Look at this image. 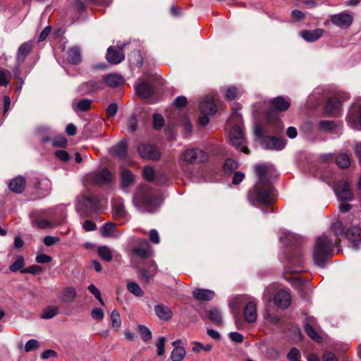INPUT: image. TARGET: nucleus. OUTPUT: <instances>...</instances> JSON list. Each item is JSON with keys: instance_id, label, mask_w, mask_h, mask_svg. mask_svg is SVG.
<instances>
[{"instance_id": "nucleus-1", "label": "nucleus", "mask_w": 361, "mask_h": 361, "mask_svg": "<svg viewBox=\"0 0 361 361\" xmlns=\"http://www.w3.org/2000/svg\"><path fill=\"white\" fill-rule=\"evenodd\" d=\"M257 176V183L247 192V199L251 204L269 205L274 200L271 180L276 177V170L272 164H258L255 166Z\"/></svg>"}, {"instance_id": "nucleus-2", "label": "nucleus", "mask_w": 361, "mask_h": 361, "mask_svg": "<svg viewBox=\"0 0 361 361\" xmlns=\"http://www.w3.org/2000/svg\"><path fill=\"white\" fill-rule=\"evenodd\" d=\"M343 233L340 223H336L331 228L329 233H324L317 238L313 247L312 255L314 263L319 267H324L328 258L334 252V245L337 243L338 238L334 239L339 233Z\"/></svg>"}, {"instance_id": "nucleus-3", "label": "nucleus", "mask_w": 361, "mask_h": 361, "mask_svg": "<svg viewBox=\"0 0 361 361\" xmlns=\"http://www.w3.org/2000/svg\"><path fill=\"white\" fill-rule=\"evenodd\" d=\"M59 212H60V216L61 219L64 218V214H63V207H59L56 209H49L48 210H41V211H36L33 212L30 214V218L32 220V225L33 226H35L39 228H50L53 226L54 225L60 224L61 222H55V221H50L47 219H43V216L46 214H49L50 216H55L56 213Z\"/></svg>"}, {"instance_id": "nucleus-4", "label": "nucleus", "mask_w": 361, "mask_h": 361, "mask_svg": "<svg viewBox=\"0 0 361 361\" xmlns=\"http://www.w3.org/2000/svg\"><path fill=\"white\" fill-rule=\"evenodd\" d=\"M254 133L256 137L262 140L261 145L265 149L281 150L286 145L283 139L273 136H264L263 130L258 125L255 126Z\"/></svg>"}, {"instance_id": "nucleus-5", "label": "nucleus", "mask_w": 361, "mask_h": 361, "mask_svg": "<svg viewBox=\"0 0 361 361\" xmlns=\"http://www.w3.org/2000/svg\"><path fill=\"white\" fill-rule=\"evenodd\" d=\"M133 202L141 212L153 213L160 206L159 199L149 195H145L142 199L140 200V195L137 193L133 196Z\"/></svg>"}, {"instance_id": "nucleus-6", "label": "nucleus", "mask_w": 361, "mask_h": 361, "mask_svg": "<svg viewBox=\"0 0 361 361\" xmlns=\"http://www.w3.org/2000/svg\"><path fill=\"white\" fill-rule=\"evenodd\" d=\"M208 154L199 148H189L180 155V159L188 164H200L207 161Z\"/></svg>"}, {"instance_id": "nucleus-7", "label": "nucleus", "mask_w": 361, "mask_h": 361, "mask_svg": "<svg viewBox=\"0 0 361 361\" xmlns=\"http://www.w3.org/2000/svg\"><path fill=\"white\" fill-rule=\"evenodd\" d=\"M346 121L351 128L361 130V98L357 99L351 106Z\"/></svg>"}, {"instance_id": "nucleus-8", "label": "nucleus", "mask_w": 361, "mask_h": 361, "mask_svg": "<svg viewBox=\"0 0 361 361\" xmlns=\"http://www.w3.org/2000/svg\"><path fill=\"white\" fill-rule=\"evenodd\" d=\"M334 192L339 201H352L354 195L350 188L348 183L345 180H338L333 185Z\"/></svg>"}, {"instance_id": "nucleus-9", "label": "nucleus", "mask_w": 361, "mask_h": 361, "mask_svg": "<svg viewBox=\"0 0 361 361\" xmlns=\"http://www.w3.org/2000/svg\"><path fill=\"white\" fill-rule=\"evenodd\" d=\"M229 140L231 143L236 147H241L240 150L245 154H249V149L245 146V139L240 126H234L229 133Z\"/></svg>"}, {"instance_id": "nucleus-10", "label": "nucleus", "mask_w": 361, "mask_h": 361, "mask_svg": "<svg viewBox=\"0 0 361 361\" xmlns=\"http://www.w3.org/2000/svg\"><path fill=\"white\" fill-rule=\"evenodd\" d=\"M137 151L144 159L157 160L161 156L159 149L152 145L141 144L138 146Z\"/></svg>"}, {"instance_id": "nucleus-11", "label": "nucleus", "mask_w": 361, "mask_h": 361, "mask_svg": "<svg viewBox=\"0 0 361 361\" xmlns=\"http://www.w3.org/2000/svg\"><path fill=\"white\" fill-rule=\"evenodd\" d=\"M125 44L118 45L117 47H110L106 51V60L112 64H118L125 59L123 49Z\"/></svg>"}, {"instance_id": "nucleus-12", "label": "nucleus", "mask_w": 361, "mask_h": 361, "mask_svg": "<svg viewBox=\"0 0 361 361\" xmlns=\"http://www.w3.org/2000/svg\"><path fill=\"white\" fill-rule=\"evenodd\" d=\"M330 18L333 24L341 28L349 27L353 20V16L345 12L331 15Z\"/></svg>"}, {"instance_id": "nucleus-13", "label": "nucleus", "mask_w": 361, "mask_h": 361, "mask_svg": "<svg viewBox=\"0 0 361 361\" xmlns=\"http://www.w3.org/2000/svg\"><path fill=\"white\" fill-rule=\"evenodd\" d=\"M113 179V175L106 169L94 172L91 176V180L93 183L98 185H106Z\"/></svg>"}, {"instance_id": "nucleus-14", "label": "nucleus", "mask_w": 361, "mask_h": 361, "mask_svg": "<svg viewBox=\"0 0 361 361\" xmlns=\"http://www.w3.org/2000/svg\"><path fill=\"white\" fill-rule=\"evenodd\" d=\"M139 246L133 248V253L140 259L147 258L151 252V247L149 242L145 239H138Z\"/></svg>"}, {"instance_id": "nucleus-15", "label": "nucleus", "mask_w": 361, "mask_h": 361, "mask_svg": "<svg viewBox=\"0 0 361 361\" xmlns=\"http://www.w3.org/2000/svg\"><path fill=\"white\" fill-rule=\"evenodd\" d=\"M112 212L114 219L125 217L127 212L124 206V201L121 197H114L111 202Z\"/></svg>"}, {"instance_id": "nucleus-16", "label": "nucleus", "mask_w": 361, "mask_h": 361, "mask_svg": "<svg viewBox=\"0 0 361 361\" xmlns=\"http://www.w3.org/2000/svg\"><path fill=\"white\" fill-rule=\"evenodd\" d=\"M290 300L291 298L288 291L280 290L276 293L274 298V302L277 307L285 309L289 307Z\"/></svg>"}, {"instance_id": "nucleus-17", "label": "nucleus", "mask_w": 361, "mask_h": 361, "mask_svg": "<svg viewBox=\"0 0 361 361\" xmlns=\"http://www.w3.org/2000/svg\"><path fill=\"white\" fill-rule=\"evenodd\" d=\"M345 235L349 241L351 243V247L354 250H357L360 247V238L361 237V229L360 227L355 226H352L345 233Z\"/></svg>"}, {"instance_id": "nucleus-18", "label": "nucleus", "mask_w": 361, "mask_h": 361, "mask_svg": "<svg viewBox=\"0 0 361 361\" xmlns=\"http://www.w3.org/2000/svg\"><path fill=\"white\" fill-rule=\"evenodd\" d=\"M173 350L171 353V361H182L186 354L181 340H176L172 343Z\"/></svg>"}, {"instance_id": "nucleus-19", "label": "nucleus", "mask_w": 361, "mask_h": 361, "mask_svg": "<svg viewBox=\"0 0 361 361\" xmlns=\"http://www.w3.org/2000/svg\"><path fill=\"white\" fill-rule=\"evenodd\" d=\"M124 82V78L117 73H110L105 75L102 79V82L111 88L118 87L122 85Z\"/></svg>"}, {"instance_id": "nucleus-20", "label": "nucleus", "mask_w": 361, "mask_h": 361, "mask_svg": "<svg viewBox=\"0 0 361 361\" xmlns=\"http://www.w3.org/2000/svg\"><path fill=\"white\" fill-rule=\"evenodd\" d=\"M101 235L105 238H119L121 232H119L114 223L108 221L100 229Z\"/></svg>"}, {"instance_id": "nucleus-21", "label": "nucleus", "mask_w": 361, "mask_h": 361, "mask_svg": "<svg viewBox=\"0 0 361 361\" xmlns=\"http://www.w3.org/2000/svg\"><path fill=\"white\" fill-rule=\"evenodd\" d=\"M317 321L314 317H308L306 319V322L305 324V331L306 334L314 341L317 342H320L322 341L320 335L317 332V331L314 329V326L316 325Z\"/></svg>"}, {"instance_id": "nucleus-22", "label": "nucleus", "mask_w": 361, "mask_h": 361, "mask_svg": "<svg viewBox=\"0 0 361 361\" xmlns=\"http://www.w3.org/2000/svg\"><path fill=\"white\" fill-rule=\"evenodd\" d=\"M341 103L336 98L329 99L325 105V112L330 116H337L341 109Z\"/></svg>"}, {"instance_id": "nucleus-23", "label": "nucleus", "mask_w": 361, "mask_h": 361, "mask_svg": "<svg viewBox=\"0 0 361 361\" xmlns=\"http://www.w3.org/2000/svg\"><path fill=\"white\" fill-rule=\"evenodd\" d=\"M32 42L31 41H27L22 44L16 53L17 63L22 64L24 62L26 56L32 51Z\"/></svg>"}, {"instance_id": "nucleus-24", "label": "nucleus", "mask_w": 361, "mask_h": 361, "mask_svg": "<svg viewBox=\"0 0 361 361\" xmlns=\"http://www.w3.org/2000/svg\"><path fill=\"white\" fill-rule=\"evenodd\" d=\"M257 317L256 304L253 301L248 302L244 309V318L246 322L252 323Z\"/></svg>"}, {"instance_id": "nucleus-25", "label": "nucleus", "mask_w": 361, "mask_h": 361, "mask_svg": "<svg viewBox=\"0 0 361 361\" xmlns=\"http://www.w3.org/2000/svg\"><path fill=\"white\" fill-rule=\"evenodd\" d=\"M135 89L137 94L142 98H148L153 93V88L152 85L146 82H139L135 85Z\"/></svg>"}, {"instance_id": "nucleus-26", "label": "nucleus", "mask_w": 361, "mask_h": 361, "mask_svg": "<svg viewBox=\"0 0 361 361\" xmlns=\"http://www.w3.org/2000/svg\"><path fill=\"white\" fill-rule=\"evenodd\" d=\"M200 110L202 114H214L216 111V106L211 97H205L200 104Z\"/></svg>"}, {"instance_id": "nucleus-27", "label": "nucleus", "mask_w": 361, "mask_h": 361, "mask_svg": "<svg viewBox=\"0 0 361 361\" xmlns=\"http://www.w3.org/2000/svg\"><path fill=\"white\" fill-rule=\"evenodd\" d=\"M77 292L75 288L69 286L65 288L60 294L59 299L63 303H72L75 300Z\"/></svg>"}, {"instance_id": "nucleus-28", "label": "nucleus", "mask_w": 361, "mask_h": 361, "mask_svg": "<svg viewBox=\"0 0 361 361\" xmlns=\"http://www.w3.org/2000/svg\"><path fill=\"white\" fill-rule=\"evenodd\" d=\"M192 295L197 300L208 301L214 298L215 293L212 290L197 288L193 290Z\"/></svg>"}, {"instance_id": "nucleus-29", "label": "nucleus", "mask_w": 361, "mask_h": 361, "mask_svg": "<svg viewBox=\"0 0 361 361\" xmlns=\"http://www.w3.org/2000/svg\"><path fill=\"white\" fill-rule=\"evenodd\" d=\"M68 61L71 64H78L82 61L80 49L78 47L70 48L67 51Z\"/></svg>"}, {"instance_id": "nucleus-30", "label": "nucleus", "mask_w": 361, "mask_h": 361, "mask_svg": "<svg viewBox=\"0 0 361 361\" xmlns=\"http://www.w3.org/2000/svg\"><path fill=\"white\" fill-rule=\"evenodd\" d=\"M324 33L322 29H315L314 30H304L300 32L301 37L307 42H314L319 39Z\"/></svg>"}, {"instance_id": "nucleus-31", "label": "nucleus", "mask_w": 361, "mask_h": 361, "mask_svg": "<svg viewBox=\"0 0 361 361\" xmlns=\"http://www.w3.org/2000/svg\"><path fill=\"white\" fill-rule=\"evenodd\" d=\"M99 202V198L93 195L84 197L81 201L82 207L89 212H93L97 208Z\"/></svg>"}, {"instance_id": "nucleus-32", "label": "nucleus", "mask_w": 361, "mask_h": 361, "mask_svg": "<svg viewBox=\"0 0 361 361\" xmlns=\"http://www.w3.org/2000/svg\"><path fill=\"white\" fill-rule=\"evenodd\" d=\"M25 178L23 176H18L10 182L8 187L11 191L16 193H21L25 188Z\"/></svg>"}, {"instance_id": "nucleus-33", "label": "nucleus", "mask_w": 361, "mask_h": 361, "mask_svg": "<svg viewBox=\"0 0 361 361\" xmlns=\"http://www.w3.org/2000/svg\"><path fill=\"white\" fill-rule=\"evenodd\" d=\"M156 315L161 320L167 321L172 317L171 310L165 305H157L154 307Z\"/></svg>"}, {"instance_id": "nucleus-34", "label": "nucleus", "mask_w": 361, "mask_h": 361, "mask_svg": "<svg viewBox=\"0 0 361 361\" xmlns=\"http://www.w3.org/2000/svg\"><path fill=\"white\" fill-rule=\"evenodd\" d=\"M111 152L119 158H125L127 155V142L125 140H121L111 148Z\"/></svg>"}, {"instance_id": "nucleus-35", "label": "nucleus", "mask_w": 361, "mask_h": 361, "mask_svg": "<svg viewBox=\"0 0 361 361\" xmlns=\"http://www.w3.org/2000/svg\"><path fill=\"white\" fill-rule=\"evenodd\" d=\"M271 104L276 111H285L289 108L290 104L288 100L279 96L273 99Z\"/></svg>"}, {"instance_id": "nucleus-36", "label": "nucleus", "mask_w": 361, "mask_h": 361, "mask_svg": "<svg viewBox=\"0 0 361 361\" xmlns=\"http://www.w3.org/2000/svg\"><path fill=\"white\" fill-rule=\"evenodd\" d=\"M92 104V100L89 99H82L78 102L73 103V109L75 111L85 112L90 109Z\"/></svg>"}, {"instance_id": "nucleus-37", "label": "nucleus", "mask_w": 361, "mask_h": 361, "mask_svg": "<svg viewBox=\"0 0 361 361\" xmlns=\"http://www.w3.org/2000/svg\"><path fill=\"white\" fill-rule=\"evenodd\" d=\"M126 288L128 292L137 298H142L144 295L143 290L136 282L127 281Z\"/></svg>"}, {"instance_id": "nucleus-38", "label": "nucleus", "mask_w": 361, "mask_h": 361, "mask_svg": "<svg viewBox=\"0 0 361 361\" xmlns=\"http://www.w3.org/2000/svg\"><path fill=\"white\" fill-rule=\"evenodd\" d=\"M207 316L210 321L215 325L222 324V317L221 312L215 308L211 309L207 312Z\"/></svg>"}, {"instance_id": "nucleus-39", "label": "nucleus", "mask_w": 361, "mask_h": 361, "mask_svg": "<svg viewBox=\"0 0 361 361\" xmlns=\"http://www.w3.org/2000/svg\"><path fill=\"white\" fill-rule=\"evenodd\" d=\"M134 180L135 176L129 170L124 169L121 172V183L123 187L129 186L131 183H133Z\"/></svg>"}, {"instance_id": "nucleus-40", "label": "nucleus", "mask_w": 361, "mask_h": 361, "mask_svg": "<svg viewBox=\"0 0 361 361\" xmlns=\"http://www.w3.org/2000/svg\"><path fill=\"white\" fill-rule=\"evenodd\" d=\"M98 254L102 259L106 262H110L112 260V250L107 246L99 247L98 249Z\"/></svg>"}, {"instance_id": "nucleus-41", "label": "nucleus", "mask_w": 361, "mask_h": 361, "mask_svg": "<svg viewBox=\"0 0 361 361\" xmlns=\"http://www.w3.org/2000/svg\"><path fill=\"white\" fill-rule=\"evenodd\" d=\"M337 165L341 168H348L350 165V159L347 154L341 153L336 159Z\"/></svg>"}, {"instance_id": "nucleus-42", "label": "nucleus", "mask_w": 361, "mask_h": 361, "mask_svg": "<svg viewBox=\"0 0 361 361\" xmlns=\"http://www.w3.org/2000/svg\"><path fill=\"white\" fill-rule=\"evenodd\" d=\"M25 266V260L23 257L18 255L16 257L15 261L9 266V270L11 272H16L22 270L21 269Z\"/></svg>"}, {"instance_id": "nucleus-43", "label": "nucleus", "mask_w": 361, "mask_h": 361, "mask_svg": "<svg viewBox=\"0 0 361 361\" xmlns=\"http://www.w3.org/2000/svg\"><path fill=\"white\" fill-rule=\"evenodd\" d=\"M111 326L115 331H118L121 326V319L119 312L114 310L111 313Z\"/></svg>"}, {"instance_id": "nucleus-44", "label": "nucleus", "mask_w": 361, "mask_h": 361, "mask_svg": "<svg viewBox=\"0 0 361 361\" xmlns=\"http://www.w3.org/2000/svg\"><path fill=\"white\" fill-rule=\"evenodd\" d=\"M59 312V308L56 306H49L46 307L42 312L41 317L42 319H49L53 318Z\"/></svg>"}, {"instance_id": "nucleus-45", "label": "nucleus", "mask_w": 361, "mask_h": 361, "mask_svg": "<svg viewBox=\"0 0 361 361\" xmlns=\"http://www.w3.org/2000/svg\"><path fill=\"white\" fill-rule=\"evenodd\" d=\"M241 93L242 92L238 90L237 87L234 86H230L227 87L225 96L228 100L231 101L235 99L238 96L240 95Z\"/></svg>"}, {"instance_id": "nucleus-46", "label": "nucleus", "mask_w": 361, "mask_h": 361, "mask_svg": "<svg viewBox=\"0 0 361 361\" xmlns=\"http://www.w3.org/2000/svg\"><path fill=\"white\" fill-rule=\"evenodd\" d=\"M137 329L141 334L142 338L145 342H147L152 339L151 331L145 325L139 324Z\"/></svg>"}, {"instance_id": "nucleus-47", "label": "nucleus", "mask_w": 361, "mask_h": 361, "mask_svg": "<svg viewBox=\"0 0 361 361\" xmlns=\"http://www.w3.org/2000/svg\"><path fill=\"white\" fill-rule=\"evenodd\" d=\"M237 168L238 163L235 160L232 159H226L224 164V170L226 173H232Z\"/></svg>"}, {"instance_id": "nucleus-48", "label": "nucleus", "mask_w": 361, "mask_h": 361, "mask_svg": "<svg viewBox=\"0 0 361 361\" xmlns=\"http://www.w3.org/2000/svg\"><path fill=\"white\" fill-rule=\"evenodd\" d=\"M192 345H193V346L192 348V350L194 353H200L202 351L208 352V351L211 350V349H212L211 345H209V344L204 345L197 341L193 342Z\"/></svg>"}, {"instance_id": "nucleus-49", "label": "nucleus", "mask_w": 361, "mask_h": 361, "mask_svg": "<svg viewBox=\"0 0 361 361\" xmlns=\"http://www.w3.org/2000/svg\"><path fill=\"white\" fill-rule=\"evenodd\" d=\"M336 127V123L332 121H321L319 123V130L324 132H329Z\"/></svg>"}, {"instance_id": "nucleus-50", "label": "nucleus", "mask_w": 361, "mask_h": 361, "mask_svg": "<svg viewBox=\"0 0 361 361\" xmlns=\"http://www.w3.org/2000/svg\"><path fill=\"white\" fill-rule=\"evenodd\" d=\"M142 176L145 180L152 182L154 180V170L152 167L146 166L143 169Z\"/></svg>"}, {"instance_id": "nucleus-51", "label": "nucleus", "mask_w": 361, "mask_h": 361, "mask_svg": "<svg viewBox=\"0 0 361 361\" xmlns=\"http://www.w3.org/2000/svg\"><path fill=\"white\" fill-rule=\"evenodd\" d=\"M42 271V269L41 267L38 266V265H31L27 268H25V269H23L22 270H20V273L22 274H34V275H37L39 274H40L41 272Z\"/></svg>"}, {"instance_id": "nucleus-52", "label": "nucleus", "mask_w": 361, "mask_h": 361, "mask_svg": "<svg viewBox=\"0 0 361 361\" xmlns=\"http://www.w3.org/2000/svg\"><path fill=\"white\" fill-rule=\"evenodd\" d=\"M165 343H166V338L164 336H161L159 338L157 343V353L159 356H161L164 355L165 352Z\"/></svg>"}, {"instance_id": "nucleus-53", "label": "nucleus", "mask_w": 361, "mask_h": 361, "mask_svg": "<svg viewBox=\"0 0 361 361\" xmlns=\"http://www.w3.org/2000/svg\"><path fill=\"white\" fill-rule=\"evenodd\" d=\"M87 289L92 295H94L102 305H104V302L101 296V293L94 284L88 286Z\"/></svg>"}, {"instance_id": "nucleus-54", "label": "nucleus", "mask_w": 361, "mask_h": 361, "mask_svg": "<svg viewBox=\"0 0 361 361\" xmlns=\"http://www.w3.org/2000/svg\"><path fill=\"white\" fill-rule=\"evenodd\" d=\"M164 125V119L159 114H154L153 115V126L155 129L161 128Z\"/></svg>"}, {"instance_id": "nucleus-55", "label": "nucleus", "mask_w": 361, "mask_h": 361, "mask_svg": "<svg viewBox=\"0 0 361 361\" xmlns=\"http://www.w3.org/2000/svg\"><path fill=\"white\" fill-rule=\"evenodd\" d=\"M287 358L288 361H299L300 358V353L296 348H293L288 353Z\"/></svg>"}, {"instance_id": "nucleus-56", "label": "nucleus", "mask_w": 361, "mask_h": 361, "mask_svg": "<svg viewBox=\"0 0 361 361\" xmlns=\"http://www.w3.org/2000/svg\"><path fill=\"white\" fill-rule=\"evenodd\" d=\"M41 358L42 360H48V359H58V354L54 350H44L42 355Z\"/></svg>"}, {"instance_id": "nucleus-57", "label": "nucleus", "mask_w": 361, "mask_h": 361, "mask_svg": "<svg viewBox=\"0 0 361 361\" xmlns=\"http://www.w3.org/2000/svg\"><path fill=\"white\" fill-rule=\"evenodd\" d=\"M87 85L90 87V91L91 92L102 89V82L96 80H90L87 82Z\"/></svg>"}, {"instance_id": "nucleus-58", "label": "nucleus", "mask_w": 361, "mask_h": 361, "mask_svg": "<svg viewBox=\"0 0 361 361\" xmlns=\"http://www.w3.org/2000/svg\"><path fill=\"white\" fill-rule=\"evenodd\" d=\"M39 347V343L35 339H30L27 341L25 345V350L26 352H30L33 350L37 349Z\"/></svg>"}, {"instance_id": "nucleus-59", "label": "nucleus", "mask_w": 361, "mask_h": 361, "mask_svg": "<svg viewBox=\"0 0 361 361\" xmlns=\"http://www.w3.org/2000/svg\"><path fill=\"white\" fill-rule=\"evenodd\" d=\"M137 121L136 116L133 115L130 117L128 121V128L130 131L134 132L137 130Z\"/></svg>"}, {"instance_id": "nucleus-60", "label": "nucleus", "mask_w": 361, "mask_h": 361, "mask_svg": "<svg viewBox=\"0 0 361 361\" xmlns=\"http://www.w3.org/2000/svg\"><path fill=\"white\" fill-rule=\"evenodd\" d=\"M188 102L187 98L183 96L178 97L173 102V105L180 109L186 106Z\"/></svg>"}, {"instance_id": "nucleus-61", "label": "nucleus", "mask_w": 361, "mask_h": 361, "mask_svg": "<svg viewBox=\"0 0 361 361\" xmlns=\"http://www.w3.org/2000/svg\"><path fill=\"white\" fill-rule=\"evenodd\" d=\"M149 240L154 244H158L160 242L159 235L156 229H151L149 233Z\"/></svg>"}, {"instance_id": "nucleus-62", "label": "nucleus", "mask_w": 361, "mask_h": 361, "mask_svg": "<svg viewBox=\"0 0 361 361\" xmlns=\"http://www.w3.org/2000/svg\"><path fill=\"white\" fill-rule=\"evenodd\" d=\"M35 260L37 263L45 264L50 262L52 258L46 254H40L36 257Z\"/></svg>"}, {"instance_id": "nucleus-63", "label": "nucleus", "mask_w": 361, "mask_h": 361, "mask_svg": "<svg viewBox=\"0 0 361 361\" xmlns=\"http://www.w3.org/2000/svg\"><path fill=\"white\" fill-rule=\"evenodd\" d=\"M92 317L94 319H102L104 318V312L101 308H93L91 312Z\"/></svg>"}, {"instance_id": "nucleus-64", "label": "nucleus", "mask_w": 361, "mask_h": 361, "mask_svg": "<svg viewBox=\"0 0 361 361\" xmlns=\"http://www.w3.org/2000/svg\"><path fill=\"white\" fill-rule=\"evenodd\" d=\"M55 154L59 159L63 161H67L70 159L68 153L64 150H57L55 152Z\"/></svg>"}]
</instances>
